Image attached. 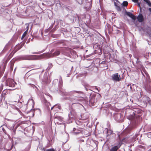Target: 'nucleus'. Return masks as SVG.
<instances>
[{
    "instance_id": "1",
    "label": "nucleus",
    "mask_w": 151,
    "mask_h": 151,
    "mask_svg": "<svg viewBox=\"0 0 151 151\" xmlns=\"http://www.w3.org/2000/svg\"><path fill=\"white\" fill-rule=\"evenodd\" d=\"M14 80L12 79H8L6 81V85L10 87H14L16 84Z\"/></svg>"
},
{
    "instance_id": "2",
    "label": "nucleus",
    "mask_w": 151,
    "mask_h": 151,
    "mask_svg": "<svg viewBox=\"0 0 151 151\" xmlns=\"http://www.w3.org/2000/svg\"><path fill=\"white\" fill-rule=\"evenodd\" d=\"M22 47L21 45H17L14 48V49L11 52L9 56H12L18 50Z\"/></svg>"
},
{
    "instance_id": "3",
    "label": "nucleus",
    "mask_w": 151,
    "mask_h": 151,
    "mask_svg": "<svg viewBox=\"0 0 151 151\" xmlns=\"http://www.w3.org/2000/svg\"><path fill=\"white\" fill-rule=\"evenodd\" d=\"M112 79L114 81H119L121 80L120 77L119 76L118 73H116L112 76Z\"/></svg>"
},
{
    "instance_id": "4",
    "label": "nucleus",
    "mask_w": 151,
    "mask_h": 151,
    "mask_svg": "<svg viewBox=\"0 0 151 151\" xmlns=\"http://www.w3.org/2000/svg\"><path fill=\"white\" fill-rule=\"evenodd\" d=\"M121 144L119 142L118 145L112 147L110 149L109 151H117L121 146Z\"/></svg>"
},
{
    "instance_id": "5",
    "label": "nucleus",
    "mask_w": 151,
    "mask_h": 151,
    "mask_svg": "<svg viewBox=\"0 0 151 151\" xmlns=\"http://www.w3.org/2000/svg\"><path fill=\"white\" fill-rule=\"evenodd\" d=\"M8 94V91L6 89L4 90L2 92L1 95V101H2L3 98H4V99L6 97V95Z\"/></svg>"
},
{
    "instance_id": "6",
    "label": "nucleus",
    "mask_w": 151,
    "mask_h": 151,
    "mask_svg": "<svg viewBox=\"0 0 151 151\" xmlns=\"http://www.w3.org/2000/svg\"><path fill=\"white\" fill-rule=\"evenodd\" d=\"M93 63L94 64H96V65H97V64H99V65L100 64L101 65H106V63H107V61H99V60L98 59H96V60L93 61Z\"/></svg>"
},
{
    "instance_id": "7",
    "label": "nucleus",
    "mask_w": 151,
    "mask_h": 151,
    "mask_svg": "<svg viewBox=\"0 0 151 151\" xmlns=\"http://www.w3.org/2000/svg\"><path fill=\"white\" fill-rule=\"evenodd\" d=\"M89 104L90 105L93 106L96 102L95 97L93 96H92L89 98Z\"/></svg>"
},
{
    "instance_id": "8",
    "label": "nucleus",
    "mask_w": 151,
    "mask_h": 151,
    "mask_svg": "<svg viewBox=\"0 0 151 151\" xmlns=\"http://www.w3.org/2000/svg\"><path fill=\"white\" fill-rule=\"evenodd\" d=\"M137 19L139 22H142L144 21V19L142 15L140 14L137 17Z\"/></svg>"
},
{
    "instance_id": "9",
    "label": "nucleus",
    "mask_w": 151,
    "mask_h": 151,
    "mask_svg": "<svg viewBox=\"0 0 151 151\" xmlns=\"http://www.w3.org/2000/svg\"><path fill=\"white\" fill-rule=\"evenodd\" d=\"M95 52L96 53H97L99 55L101 54L102 53L101 49L99 47L97 48V50H95Z\"/></svg>"
},
{
    "instance_id": "10",
    "label": "nucleus",
    "mask_w": 151,
    "mask_h": 151,
    "mask_svg": "<svg viewBox=\"0 0 151 151\" xmlns=\"http://www.w3.org/2000/svg\"><path fill=\"white\" fill-rule=\"evenodd\" d=\"M146 89L150 92H151V86L149 84H147L145 86Z\"/></svg>"
},
{
    "instance_id": "11",
    "label": "nucleus",
    "mask_w": 151,
    "mask_h": 151,
    "mask_svg": "<svg viewBox=\"0 0 151 151\" xmlns=\"http://www.w3.org/2000/svg\"><path fill=\"white\" fill-rule=\"evenodd\" d=\"M81 117L83 120H86L88 118V116L87 114H84L81 116Z\"/></svg>"
},
{
    "instance_id": "12",
    "label": "nucleus",
    "mask_w": 151,
    "mask_h": 151,
    "mask_svg": "<svg viewBox=\"0 0 151 151\" xmlns=\"http://www.w3.org/2000/svg\"><path fill=\"white\" fill-rule=\"evenodd\" d=\"M60 54V52L58 50H56L53 53L52 57L56 56Z\"/></svg>"
},
{
    "instance_id": "13",
    "label": "nucleus",
    "mask_w": 151,
    "mask_h": 151,
    "mask_svg": "<svg viewBox=\"0 0 151 151\" xmlns=\"http://www.w3.org/2000/svg\"><path fill=\"white\" fill-rule=\"evenodd\" d=\"M5 69V67H0V73L1 74H3Z\"/></svg>"
},
{
    "instance_id": "14",
    "label": "nucleus",
    "mask_w": 151,
    "mask_h": 151,
    "mask_svg": "<svg viewBox=\"0 0 151 151\" xmlns=\"http://www.w3.org/2000/svg\"><path fill=\"white\" fill-rule=\"evenodd\" d=\"M149 7H151V3L150 0H143Z\"/></svg>"
},
{
    "instance_id": "15",
    "label": "nucleus",
    "mask_w": 151,
    "mask_h": 151,
    "mask_svg": "<svg viewBox=\"0 0 151 151\" xmlns=\"http://www.w3.org/2000/svg\"><path fill=\"white\" fill-rule=\"evenodd\" d=\"M142 70H143L144 73L147 76V77H148V78L149 79V81H150V77L149 76V75H148V73L145 70L144 67H143V68H142Z\"/></svg>"
},
{
    "instance_id": "16",
    "label": "nucleus",
    "mask_w": 151,
    "mask_h": 151,
    "mask_svg": "<svg viewBox=\"0 0 151 151\" xmlns=\"http://www.w3.org/2000/svg\"><path fill=\"white\" fill-rule=\"evenodd\" d=\"M45 105L47 107V109L48 110L50 109L49 106H51V104L50 103L46 101L45 102Z\"/></svg>"
},
{
    "instance_id": "17",
    "label": "nucleus",
    "mask_w": 151,
    "mask_h": 151,
    "mask_svg": "<svg viewBox=\"0 0 151 151\" xmlns=\"http://www.w3.org/2000/svg\"><path fill=\"white\" fill-rule=\"evenodd\" d=\"M104 56L105 58H109L110 57V53L109 52L107 53H104Z\"/></svg>"
},
{
    "instance_id": "18",
    "label": "nucleus",
    "mask_w": 151,
    "mask_h": 151,
    "mask_svg": "<svg viewBox=\"0 0 151 151\" xmlns=\"http://www.w3.org/2000/svg\"><path fill=\"white\" fill-rule=\"evenodd\" d=\"M27 31H25L23 34L22 37V39L27 34Z\"/></svg>"
},
{
    "instance_id": "19",
    "label": "nucleus",
    "mask_w": 151,
    "mask_h": 151,
    "mask_svg": "<svg viewBox=\"0 0 151 151\" xmlns=\"http://www.w3.org/2000/svg\"><path fill=\"white\" fill-rule=\"evenodd\" d=\"M128 2L127 1H124L122 3V5L124 6H127L128 5Z\"/></svg>"
},
{
    "instance_id": "20",
    "label": "nucleus",
    "mask_w": 151,
    "mask_h": 151,
    "mask_svg": "<svg viewBox=\"0 0 151 151\" xmlns=\"http://www.w3.org/2000/svg\"><path fill=\"white\" fill-rule=\"evenodd\" d=\"M126 14L130 17L131 15H132V14L131 13L129 12H125Z\"/></svg>"
},
{
    "instance_id": "21",
    "label": "nucleus",
    "mask_w": 151,
    "mask_h": 151,
    "mask_svg": "<svg viewBox=\"0 0 151 151\" xmlns=\"http://www.w3.org/2000/svg\"><path fill=\"white\" fill-rule=\"evenodd\" d=\"M130 17L134 20H135L136 19V16L134 15L133 14H132V15H131Z\"/></svg>"
},
{
    "instance_id": "22",
    "label": "nucleus",
    "mask_w": 151,
    "mask_h": 151,
    "mask_svg": "<svg viewBox=\"0 0 151 151\" xmlns=\"http://www.w3.org/2000/svg\"><path fill=\"white\" fill-rule=\"evenodd\" d=\"M15 62V61L14 60H11L10 61V66H13L14 65V63Z\"/></svg>"
},
{
    "instance_id": "23",
    "label": "nucleus",
    "mask_w": 151,
    "mask_h": 151,
    "mask_svg": "<svg viewBox=\"0 0 151 151\" xmlns=\"http://www.w3.org/2000/svg\"><path fill=\"white\" fill-rule=\"evenodd\" d=\"M32 57L35 58L39 59L41 58V56H38L36 55H33L32 56Z\"/></svg>"
},
{
    "instance_id": "24",
    "label": "nucleus",
    "mask_w": 151,
    "mask_h": 151,
    "mask_svg": "<svg viewBox=\"0 0 151 151\" xmlns=\"http://www.w3.org/2000/svg\"><path fill=\"white\" fill-rule=\"evenodd\" d=\"M50 81L49 80H48V79H47V80H46V81H45V84H47L48 83H49Z\"/></svg>"
},
{
    "instance_id": "25",
    "label": "nucleus",
    "mask_w": 151,
    "mask_h": 151,
    "mask_svg": "<svg viewBox=\"0 0 151 151\" xmlns=\"http://www.w3.org/2000/svg\"><path fill=\"white\" fill-rule=\"evenodd\" d=\"M117 10L119 11H120L121 10V9L119 6H117L116 7Z\"/></svg>"
},
{
    "instance_id": "26",
    "label": "nucleus",
    "mask_w": 151,
    "mask_h": 151,
    "mask_svg": "<svg viewBox=\"0 0 151 151\" xmlns=\"http://www.w3.org/2000/svg\"><path fill=\"white\" fill-rule=\"evenodd\" d=\"M137 5L140 8V9H141V7L140 6V3L139 2H137Z\"/></svg>"
},
{
    "instance_id": "27",
    "label": "nucleus",
    "mask_w": 151,
    "mask_h": 151,
    "mask_svg": "<svg viewBox=\"0 0 151 151\" xmlns=\"http://www.w3.org/2000/svg\"><path fill=\"white\" fill-rule=\"evenodd\" d=\"M46 151H55L53 149H49L47 150Z\"/></svg>"
},
{
    "instance_id": "28",
    "label": "nucleus",
    "mask_w": 151,
    "mask_h": 151,
    "mask_svg": "<svg viewBox=\"0 0 151 151\" xmlns=\"http://www.w3.org/2000/svg\"><path fill=\"white\" fill-rule=\"evenodd\" d=\"M132 1L135 3H137L138 2V0H132Z\"/></svg>"
},
{
    "instance_id": "29",
    "label": "nucleus",
    "mask_w": 151,
    "mask_h": 151,
    "mask_svg": "<svg viewBox=\"0 0 151 151\" xmlns=\"http://www.w3.org/2000/svg\"><path fill=\"white\" fill-rule=\"evenodd\" d=\"M74 91V92H75L76 93H81V91Z\"/></svg>"
},
{
    "instance_id": "30",
    "label": "nucleus",
    "mask_w": 151,
    "mask_h": 151,
    "mask_svg": "<svg viewBox=\"0 0 151 151\" xmlns=\"http://www.w3.org/2000/svg\"><path fill=\"white\" fill-rule=\"evenodd\" d=\"M147 136L148 137H150V135H151V133H147Z\"/></svg>"
},
{
    "instance_id": "31",
    "label": "nucleus",
    "mask_w": 151,
    "mask_h": 151,
    "mask_svg": "<svg viewBox=\"0 0 151 151\" xmlns=\"http://www.w3.org/2000/svg\"><path fill=\"white\" fill-rule=\"evenodd\" d=\"M56 105H54L51 108V110H52L56 106Z\"/></svg>"
},
{
    "instance_id": "32",
    "label": "nucleus",
    "mask_w": 151,
    "mask_h": 151,
    "mask_svg": "<svg viewBox=\"0 0 151 151\" xmlns=\"http://www.w3.org/2000/svg\"><path fill=\"white\" fill-rule=\"evenodd\" d=\"M26 29H27V30H26V31H27V32H28V29H29V26H28L26 27Z\"/></svg>"
},
{
    "instance_id": "33",
    "label": "nucleus",
    "mask_w": 151,
    "mask_h": 151,
    "mask_svg": "<svg viewBox=\"0 0 151 151\" xmlns=\"http://www.w3.org/2000/svg\"><path fill=\"white\" fill-rule=\"evenodd\" d=\"M7 62V60H6V61L5 63L4 64V66H5L6 65V63Z\"/></svg>"
},
{
    "instance_id": "34",
    "label": "nucleus",
    "mask_w": 151,
    "mask_h": 151,
    "mask_svg": "<svg viewBox=\"0 0 151 151\" xmlns=\"http://www.w3.org/2000/svg\"><path fill=\"white\" fill-rule=\"evenodd\" d=\"M109 131L110 132V134H111L113 132V131L111 130H110Z\"/></svg>"
},
{
    "instance_id": "35",
    "label": "nucleus",
    "mask_w": 151,
    "mask_h": 151,
    "mask_svg": "<svg viewBox=\"0 0 151 151\" xmlns=\"http://www.w3.org/2000/svg\"><path fill=\"white\" fill-rule=\"evenodd\" d=\"M148 10L151 12V8H149Z\"/></svg>"
},
{
    "instance_id": "36",
    "label": "nucleus",
    "mask_w": 151,
    "mask_h": 151,
    "mask_svg": "<svg viewBox=\"0 0 151 151\" xmlns=\"http://www.w3.org/2000/svg\"><path fill=\"white\" fill-rule=\"evenodd\" d=\"M58 107V108H59V109H60V108H61V107L59 106H57Z\"/></svg>"
},
{
    "instance_id": "37",
    "label": "nucleus",
    "mask_w": 151,
    "mask_h": 151,
    "mask_svg": "<svg viewBox=\"0 0 151 151\" xmlns=\"http://www.w3.org/2000/svg\"><path fill=\"white\" fill-rule=\"evenodd\" d=\"M49 65L52 66V64L51 63H50V64H49Z\"/></svg>"
},
{
    "instance_id": "38",
    "label": "nucleus",
    "mask_w": 151,
    "mask_h": 151,
    "mask_svg": "<svg viewBox=\"0 0 151 151\" xmlns=\"http://www.w3.org/2000/svg\"><path fill=\"white\" fill-rule=\"evenodd\" d=\"M30 100H31L32 101H33V100L32 99H31L29 100V101H30Z\"/></svg>"
},
{
    "instance_id": "39",
    "label": "nucleus",
    "mask_w": 151,
    "mask_h": 151,
    "mask_svg": "<svg viewBox=\"0 0 151 151\" xmlns=\"http://www.w3.org/2000/svg\"><path fill=\"white\" fill-rule=\"evenodd\" d=\"M17 110L18 111H19V109H18V108H17Z\"/></svg>"
},
{
    "instance_id": "40",
    "label": "nucleus",
    "mask_w": 151,
    "mask_h": 151,
    "mask_svg": "<svg viewBox=\"0 0 151 151\" xmlns=\"http://www.w3.org/2000/svg\"><path fill=\"white\" fill-rule=\"evenodd\" d=\"M11 69H12L13 68V67L11 66Z\"/></svg>"
},
{
    "instance_id": "41",
    "label": "nucleus",
    "mask_w": 151,
    "mask_h": 151,
    "mask_svg": "<svg viewBox=\"0 0 151 151\" xmlns=\"http://www.w3.org/2000/svg\"><path fill=\"white\" fill-rule=\"evenodd\" d=\"M43 150L44 151H45V148H43Z\"/></svg>"
},
{
    "instance_id": "42",
    "label": "nucleus",
    "mask_w": 151,
    "mask_h": 151,
    "mask_svg": "<svg viewBox=\"0 0 151 151\" xmlns=\"http://www.w3.org/2000/svg\"><path fill=\"white\" fill-rule=\"evenodd\" d=\"M141 72H142V75H143V76H144V74H143V73H142V71H141Z\"/></svg>"
},
{
    "instance_id": "43",
    "label": "nucleus",
    "mask_w": 151,
    "mask_h": 151,
    "mask_svg": "<svg viewBox=\"0 0 151 151\" xmlns=\"http://www.w3.org/2000/svg\"><path fill=\"white\" fill-rule=\"evenodd\" d=\"M38 53H37V52H35L34 53V54H37Z\"/></svg>"
},
{
    "instance_id": "44",
    "label": "nucleus",
    "mask_w": 151,
    "mask_h": 151,
    "mask_svg": "<svg viewBox=\"0 0 151 151\" xmlns=\"http://www.w3.org/2000/svg\"><path fill=\"white\" fill-rule=\"evenodd\" d=\"M150 147H151V145H150Z\"/></svg>"
}]
</instances>
